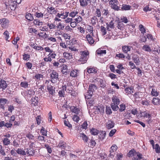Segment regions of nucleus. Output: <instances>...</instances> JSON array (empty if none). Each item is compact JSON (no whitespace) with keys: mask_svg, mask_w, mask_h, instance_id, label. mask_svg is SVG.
Returning <instances> with one entry per match:
<instances>
[{"mask_svg":"<svg viewBox=\"0 0 160 160\" xmlns=\"http://www.w3.org/2000/svg\"><path fill=\"white\" fill-rule=\"evenodd\" d=\"M25 152L27 156H33L35 155L34 150L31 148L25 149Z\"/></svg>","mask_w":160,"mask_h":160,"instance_id":"7","label":"nucleus"},{"mask_svg":"<svg viewBox=\"0 0 160 160\" xmlns=\"http://www.w3.org/2000/svg\"><path fill=\"white\" fill-rule=\"evenodd\" d=\"M40 30L43 31H47L48 30V28L47 26H46L43 27H41L40 28Z\"/></svg>","mask_w":160,"mask_h":160,"instance_id":"63","label":"nucleus"},{"mask_svg":"<svg viewBox=\"0 0 160 160\" xmlns=\"http://www.w3.org/2000/svg\"><path fill=\"white\" fill-rule=\"evenodd\" d=\"M25 17L26 19L28 20L31 21L33 19V16L30 13H28L27 14Z\"/></svg>","mask_w":160,"mask_h":160,"instance_id":"34","label":"nucleus"},{"mask_svg":"<svg viewBox=\"0 0 160 160\" xmlns=\"http://www.w3.org/2000/svg\"><path fill=\"white\" fill-rule=\"evenodd\" d=\"M124 25L123 23L121 22H119L117 25V28L121 30H123Z\"/></svg>","mask_w":160,"mask_h":160,"instance_id":"46","label":"nucleus"},{"mask_svg":"<svg viewBox=\"0 0 160 160\" xmlns=\"http://www.w3.org/2000/svg\"><path fill=\"white\" fill-rule=\"evenodd\" d=\"M78 71L76 69L73 70L71 72L70 76L72 77H76L77 76Z\"/></svg>","mask_w":160,"mask_h":160,"instance_id":"24","label":"nucleus"},{"mask_svg":"<svg viewBox=\"0 0 160 160\" xmlns=\"http://www.w3.org/2000/svg\"><path fill=\"white\" fill-rule=\"evenodd\" d=\"M125 93L127 94H131L134 92V89L131 88L127 87L124 90Z\"/></svg>","mask_w":160,"mask_h":160,"instance_id":"14","label":"nucleus"},{"mask_svg":"<svg viewBox=\"0 0 160 160\" xmlns=\"http://www.w3.org/2000/svg\"><path fill=\"white\" fill-rule=\"evenodd\" d=\"M155 149L156 153H159L160 152V147L158 144L155 145Z\"/></svg>","mask_w":160,"mask_h":160,"instance_id":"55","label":"nucleus"},{"mask_svg":"<svg viewBox=\"0 0 160 160\" xmlns=\"http://www.w3.org/2000/svg\"><path fill=\"white\" fill-rule=\"evenodd\" d=\"M0 153L3 156L6 155L5 152L4 150L2 149V146L1 145H0Z\"/></svg>","mask_w":160,"mask_h":160,"instance_id":"58","label":"nucleus"},{"mask_svg":"<svg viewBox=\"0 0 160 160\" xmlns=\"http://www.w3.org/2000/svg\"><path fill=\"white\" fill-rule=\"evenodd\" d=\"M120 108L119 109V111L120 112H122L124 111L126 108V105L125 104H121L120 105Z\"/></svg>","mask_w":160,"mask_h":160,"instance_id":"41","label":"nucleus"},{"mask_svg":"<svg viewBox=\"0 0 160 160\" xmlns=\"http://www.w3.org/2000/svg\"><path fill=\"white\" fill-rule=\"evenodd\" d=\"M63 56L67 59H70L71 58L72 55L70 53L64 52L63 53Z\"/></svg>","mask_w":160,"mask_h":160,"instance_id":"25","label":"nucleus"},{"mask_svg":"<svg viewBox=\"0 0 160 160\" xmlns=\"http://www.w3.org/2000/svg\"><path fill=\"white\" fill-rule=\"evenodd\" d=\"M139 27L141 33L143 34H144L146 32V30L144 26L140 24L139 25Z\"/></svg>","mask_w":160,"mask_h":160,"instance_id":"39","label":"nucleus"},{"mask_svg":"<svg viewBox=\"0 0 160 160\" xmlns=\"http://www.w3.org/2000/svg\"><path fill=\"white\" fill-rule=\"evenodd\" d=\"M47 10L48 12L51 14H55L57 12L55 8L51 6H49Z\"/></svg>","mask_w":160,"mask_h":160,"instance_id":"16","label":"nucleus"},{"mask_svg":"<svg viewBox=\"0 0 160 160\" xmlns=\"http://www.w3.org/2000/svg\"><path fill=\"white\" fill-rule=\"evenodd\" d=\"M116 131V130L115 129H112L111 130L109 133V136L110 137L112 136L113 134L115 133Z\"/></svg>","mask_w":160,"mask_h":160,"instance_id":"64","label":"nucleus"},{"mask_svg":"<svg viewBox=\"0 0 160 160\" xmlns=\"http://www.w3.org/2000/svg\"><path fill=\"white\" fill-rule=\"evenodd\" d=\"M109 14V12L108 10H106L105 9H103L102 11V15L104 17H107L108 15Z\"/></svg>","mask_w":160,"mask_h":160,"instance_id":"48","label":"nucleus"},{"mask_svg":"<svg viewBox=\"0 0 160 160\" xmlns=\"http://www.w3.org/2000/svg\"><path fill=\"white\" fill-rule=\"evenodd\" d=\"M28 84L27 82L26 81L22 82L20 83V86L22 87L26 88L28 87Z\"/></svg>","mask_w":160,"mask_h":160,"instance_id":"36","label":"nucleus"},{"mask_svg":"<svg viewBox=\"0 0 160 160\" xmlns=\"http://www.w3.org/2000/svg\"><path fill=\"white\" fill-rule=\"evenodd\" d=\"M97 89V87L94 84H91L89 85L88 90L86 95V98L88 99L90 98L92 95L93 94V92Z\"/></svg>","mask_w":160,"mask_h":160,"instance_id":"1","label":"nucleus"},{"mask_svg":"<svg viewBox=\"0 0 160 160\" xmlns=\"http://www.w3.org/2000/svg\"><path fill=\"white\" fill-rule=\"evenodd\" d=\"M73 120L76 122H78L79 120V118L77 115H74L72 118Z\"/></svg>","mask_w":160,"mask_h":160,"instance_id":"50","label":"nucleus"},{"mask_svg":"<svg viewBox=\"0 0 160 160\" xmlns=\"http://www.w3.org/2000/svg\"><path fill=\"white\" fill-rule=\"evenodd\" d=\"M9 22V21L7 18H3L0 19V24L3 28H7Z\"/></svg>","mask_w":160,"mask_h":160,"instance_id":"3","label":"nucleus"},{"mask_svg":"<svg viewBox=\"0 0 160 160\" xmlns=\"http://www.w3.org/2000/svg\"><path fill=\"white\" fill-rule=\"evenodd\" d=\"M80 5L83 7H86L88 5L87 1L86 0H79Z\"/></svg>","mask_w":160,"mask_h":160,"instance_id":"31","label":"nucleus"},{"mask_svg":"<svg viewBox=\"0 0 160 160\" xmlns=\"http://www.w3.org/2000/svg\"><path fill=\"white\" fill-rule=\"evenodd\" d=\"M96 53L97 54L102 55L103 54H106V50H102L101 49H99L96 51Z\"/></svg>","mask_w":160,"mask_h":160,"instance_id":"33","label":"nucleus"},{"mask_svg":"<svg viewBox=\"0 0 160 160\" xmlns=\"http://www.w3.org/2000/svg\"><path fill=\"white\" fill-rule=\"evenodd\" d=\"M88 72L90 73H96L97 72V70L94 68H91L88 69Z\"/></svg>","mask_w":160,"mask_h":160,"instance_id":"32","label":"nucleus"},{"mask_svg":"<svg viewBox=\"0 0 160 160\" xmlns=\"http://www.w3.org/2000/svg\"><path fill=\"white\" fill-rule=\"evenodd\" d=\"M88 124L87 122L86 121H85L83 122L82 125V128L84 129H86L87 128Z\"/></svg>","mask_w":160,"mask_h":160,"instance_id":"61","label":"nucleus"},{"mask_svg":"<svg viewBox=\"0 0 160 160\" xmlns=\"http://www.w3.org/2000/svg\"><path fill=\"white\" fill-rule=\"evenodd\" d=\"M101 31L103 33V35H105L107 33L106 28L102 26H101Z\"/></svg>","mask_w":160,"mask_h":160,"instance_id":"60","label":"nucleus"},{"mask_svg":"<svg viewBox=\"0 0 160 160\" xmlns=\"http://www.w3.org/2000/svg\"><path fill=\"white\" fill-rule=\"evenodd\" d=\"M33 23L35 25L40 26L42 24V22L37 19H35L33 21Z\"/></svg>","mask_w":160,"mask_h":160,"instance_id":"43","label":"nucleus"},{"mask_svg":"<svg viewBox=\"0 0 160 160\" xmlns=\"http://www.w3.org/2000/svg\"><path fill=\"white\" fill-rule=\"evenodd\" d=\"M118 4H113L112 5H111V7L112 8L115 10H117V11H118V10H120L119 8V7L117 6V5Z\"/></svg>","mask_w":160,"mask_h":160,"instance_id":"53","label":"nucleus"},{"mask_svg":"<svg viewBox=\"0 0 160 160\" xmlns=\"http://www.w3.org/2000/svg\"><path fill=\"white\" fill-rule=\"evenodd\" d=\"M140 114L141 117L147 118L148 119L147 120V121L148 122V123L151 121V115L150 114L148 113L146 111L142 112L141 111Z\"/></svg>","mask_w":160,"mask_h":160,"instance_id":"5","label":"nucleus"},{"mask_svg":"<svg viewBox=\"0 0 160 160\" xmlns=\"http://www.w3.org/2000/svg\"><path fill=\"white\" fill-rule=\"evenodd\" d=\"M31 101L32 102V104L34 106L37 105L38 102V97L36 96L34 98H32L31 99Z\"/></svg>","mask_w":160,"mask_h":160,"instance_id":"13","label":"nucleus"},{"mask_svg":"<svg viewBox=\"0 0 160 160\" xmlns=\"http://www.w3.org/2000/svg\"><path fill=\"white\" fill-rule=\"evenodd\" d=\"M107 25V29L108 31H110L109 29V28H114V23L113 21L112 20L109 23V24H108V23H106Z\"/></svg>","mask_w":160,"mask_h":160,"instance_id":"23","label":"nucleus"},{"mask_svg":"<svg viewBox=\"0 0 160 160\" xmlns=\"http://www.w3.org/2000/svg\"><path fill=\"white\" fill-rule=\"evenodd\" d=\"M112 102L111 103H112L117 105H119L120 103V100L119 97L118 96H113L112 98Z\"/></svg>","mask_w":160,"mask_h":160,"instance_id":"8","label":"nucleus"},{"mask_svg":"<svg viewBox=\"0 0 160 160\" xmlns=\"http://www.w3.org/2000/svg\"><path fill=\"white\" fill-rule=\"evenodd\" d=\"M23 59L25 60H27L30 58V55L28 54H24L22 55Z\"/></svg>","mask_w":160,"mask_h":160,"instance_id":"59","label":"nucleus"},{"mask_svg":"<svg viewBox=\"0 0 160 160\" xmlns=\"http://www.w3.org/2000/svg\"><path fill=\"white\" fill-rule=\"evenodd\" d=\"M122 49L124 52L127 53L128 51H130L131 47L128 46H124L122 47Z\"/></svg>","mask_w":160,"mask_h":160,"instance_id":"18","label":"nucleus"},{"mask_svg":"<svg viewBox=\"0 0 160 160\" xmlns=\"http://www.w3.org/2000/svg\"><path fill=\"white\" fill-rule=\"evenodd\" d=\"M35 77L36 78V79L39 80L41 79H42L43 77L42 75L40 74H38L35 75Z\"/></svg>","mask_w":160,"mask_h":160,"instance_id":"54","label":"nucleus"},{"mask_svg":"<svg viewBox=\"0 0 160 160\" xmlns=\"http://www.w3.org/2000/svg\"><path fill=\"white\" fill-rule=\"evenodd\" d=\"M90 132L92 134L96 135L98 133L99 131L96 129L92 128Z\"/></svg>","mask_w":160,"mask_h":160,"instance_id":"30","label":"nucleus"},{"mask_svg":"<svg viewBox=\"0 0 160 160\" xmlns=\"http://www.w3.org/2000/svg\"><path fill=\"white\" fill-rule=\"evenodd\" d=\"M64 12L63 11L61 12L60 13H58L56 16L59 18H61L62 19H64L65 18H64Z\"/></svg>","mask_w":160,"mask_h":160,"instance_id":"37","label":"nucleus"},{"mask_svg":"<svg viewBox=\"0 0 160 160\" xmlns=\"http://www.w3.org/2000/svg\"><path fill=\"white\" fill-rule=\"evenodd\" d=\"M114 125L113 122L111 121H109L107 123L106 127L108 129H110L114 127Z\"/></svg>","mask_w":160,"mask_h":160,"instance_id":"15","label":"nucleus"},{"mask_svg":"<svg viewBox=\"0 0 160 160\" xmlns=\"http://www.w3.org/2000/svg\"><path fill=\"white\" fill-rule=\"evenodd\" d=\"M2 142L3 144L5 145H8L10 144V140L7 138H4L2 140Z\"/></svg>","mask_w":160,"mask_h":160,"instance_id":"38","label":"nucleus"},{"mask_svg":"<svg viewBox=\"0 0 160 160\" xmlns=\"http://www.w3.org/2000/svg\"><path fill=\"white\" fill-rule=\"evenodd\" d=\"M106 132L105 131H102L101 133L100 134L99 138L100 139H103L106 136Z\"/></svg>","mask_w":160,"mask_h":160,"instance_id":"40","label":"nucleus"},{"mask_svg":"<svg viewBox=\"0 0 160 160\" xmlns=\"http://www.w3.org/2000/svg\"><path fill=\"white\" fill-rule=\"evenodd\" d=\"M89 52L88 51H84L82 52L80 58V61L82 63H85L88 59Z\"/></svg>","mask_w":160,"mask_h":160,"instance_id":"2","label":"nucleus"},{"mask_svg":"<svg viewBox=\"0 0 160 160\" xmlns=\"http://www.w3.org/2000/svg\"><path fill=\"white\" fill-rule=\"evenodd\" d=\"M96 14V16L98 17H100L101 16V12L100 9H97L95 12Z\"/></svg>","mask_w":160,"mask_h":160,"instance_id":"57","label":"nucleus"},{"mask_svg":"<svg viewBox=\"0 0 160 160\" xmlns=\"http://www.w3.org/2000/svg\"><path fill=\"white\" fill-rule=\"evenodd\" d=\"M118 105L111 103V106L112 110L114 111H117L119 109V107Z\"/></svg>","mask_w":160,"mask_h":160,"instance_id":"29","label":"nucleus"},{"mask_svg":"<svg viewBox=\"0 0 160 160\" xmlns=\"http://www.w3.org/2000/svg\"><path fill=\"white\" fill-rule=\"evenodd\" d=\"M8 100L5 98H0V108H4V105L6 104Z\"/></svg>","mask_w":160,"mask_h":160,"instance_id":"9","label":"nucleus"},{"mask_svg":"<svg viewBox=\"0 0 160 160\" xmlns=\"http://www.w3.org/2000/svg\"><path fill=\"white\" fill-rule=\"evenodd\" d=\"M9 8L12 10H14L16 8L17 4L15 1L10 0L8 1L7 4L6 5Z\"/></svg>","mask_w":160,"mask_h":160,"instance_id":"4","label":"nucleus"},{"mask_svg":"<svg viewBox=\"0 0 160 160\" xmlns=\"http://www.w3.org/2000/svg\"><path fill=\"white\" fill-rule=\"evenodd\" d=\"M17 152L18 154H21L23 155H26V152H25V149L24 150L21 148H18L17 150Z\"/></svg>","mask_w":160,"mask_h":160,"instance_id":"26","label":"nucleus"},{"mask_svg":"<svg viewBox=\"0 0 160 160\" xmlns=\"http://www.w3.org/2000/svg\"><path fill=\"white\" fill-rule=\"evenodd\" d=\"M118 147L115 144H113L110 148V152L112 153L113 152L116 151Z\"/></svg>","mask_w":160,"mask_h":160,"instance_id":"28","label":"nucleus"},{"mask_svg":"<svg viewBox=\"0 0 160 160\" xmlns=\"http://www.w3.org/2000/svg\"><path fill=\"white\" fill-rule=\"evenodd\" d=\"M79 136L82 138V139L85 142H87L88 141V137L83 133H80L79 134Z\"/></svg>","mask_w":160,"mask_h":160,"instance_id":"21","label":"nucleus"},{"mask_svg":"<svg viewBox=\"0 0 160 160\" xmlns=\"http://www.w3.org/2000/svg\"><path fill=\"white\" fill-rule=\"evenodd\" d=\"M0 86L2 89H5L7 86L6 81L3 79H1L0 81Z\"/></svg>","mask_w":160,"mask_h":160,"instance_id":"11","label":"nucleus"},{"mask_svg":"<svg viewBox=\"0 0 160 160\" xmlns=\"http://www.w3.org/2000/svg\"><path fill=\"white\" fill-rule=\"evenodd\" d=\"M159 99L158 98H154L152 101V103L154 105L159 104Z\"/></svg>","mask_w":160,"mask_h":160,"instance_id":"42","label":"nucleus"},{"mask_svg":"<svg viewBox=\"0 0 160 160\" xmlns=\"http://www.w3.org/2000/svg\"><path fill=\"white\" fill-rule=\"evenodd\" d=\"M35 16L38 18H41L43 16V14L41 12H37L35 13Z\"/></svg>","mask_w":160,"mask_h":160,"instance_id":"45","label":"nucleus"},{"mask_svg":"<svg viewBox=\"0 0 160 160\" xmlns=\"http://www.w3.org/2000/svg\"><path fill=\"white\" fill-rule=\"evenodd\" d=\"M64 26L63 25L61 22H59L57 26V28L60 30H62L64 28Z\"/></svg>","mask_w":160,"mask_h":160,"instance_id":"49","label":"nucleus"},{"mask_svg":"<svg viewBox=\"0 0 160 160\" xmlns=\"http://www.w3.org/2000/svg\"><path fill=\"white\" fill-rule=\"evenodd\" d=\"M69 70L67 68V66L65 65H63L62 66V72L63 74L66 75L69 72Z\"/></svg>","mask_w":160,"mask_h":160,"instance_id":"10","label":"nucleus"},{"mask_svg":"<svg viewBox=\"0 0 160 160\" xmlns=\"http://www.w3.org/2000/svg\"><path fill=\"white\" fill-rule=\"evenodd\" d=\"M47 89L49 93L51 94H53L55 92V91L53 89V88L51 86H48L47 87Z\"/></svg>","mask_w":160,"mask_h":160,"instance_id":"27","label":"nucleus"},{"mask_svg":"<svg viewBox=\"0 0 160 160\" xmlns=\"http://www.w3.org/2000/svg\"><path fill=\"white\" fill-rule=\"evenodd\" d=\"M158 92L155 89H152L151 92V94L153 96H157L158 95Z\"/></svg>","mask_w":160,"mask_h":160,"instance_id":"52","label":"nucleus"},{"mask_svg":"<svg viewBox=\"0 0 160 160\" xmlns=\"http://www.w3.org/2000/svg\"><path fill=\"white\" fill-rule=\"evenodd\" d=\"M118 2L117 0H110L109 1V4L110 5H112L114 4H118Z\"/></svg>","mask_w":160,"mask_h":160,"instance_id":"56","label":"nucleus"},{"mask_svg":"<svg viewBox=\"0 0 160 160\" xmlns=\"http://www.w3.org/2000/svg\"><path fill=\"white\" fill-rule=\"evenodd\" d=\"M106 112L107 114L109 115H110L112 113V112L110 107L108 106L106 107Z\"/></svg>","mask_w":160,"mask_h":160,"instance_id":"47","label":"nucleus"},{"mask_svg":"<svg viewBox=\"0 0 160 160\" xmlns=\"http://www.w3.org/2000/svg\"><path fill=\"white\" fill-rule=\"evenodd\" d=\"M65 30L67 31H69L70 32H72L73 30L72 28H71L69 26H67L65 28Z\"/></svg>","mask_w":160,"mask_h":160,"instance_id":"62","label":"nucleus"},{"mask_svg":"<svg viewBox=\"0 0 160 160\" xmlns=\"http://www.w3.org/2000/svg\"><path fill=\"white\" fill-rule=\"evenodd\" d=\"M133 59L134 61V62L136 63L137 65H139L140 61L139 57L137 55H134V56L133 58Z\"/></svg>","mask_w":160,"mask_h":160,"instance_id":"19","label":"nucleus"},{"mask_svg":"<svg viewBox=\"0 0 160 160\" xmlns=\"http://www.w3.org/2000/svg\"><path fill=\"white\" fill-rule=\"evenodd\" d=\"M50 75L52 82H54L57 81L58 79V73L55 71H53Z\"/></svg>","mask_w":160,"mask_h":160,"instance_id":"6","label":"nucleus"},{"mask_svg":"<svg viewBox=\"0 0 160 160\" xmlns=\"http://www.w3.org/2000/svg\"><path fill=\"white\" fill-rule=\"evenodd\" d=\"M100 85L102 88H106L107 86V83L105 80L101 79L100 81Z\"/></svg>","mask_w":160,"mask_h":160,"instance_id":"22","label":"nucleus"},{"mask_svg":"<svg viewBox=\"0 0 160 160\" xmlns=\"http://www.w3.org/2000/svg\"><path fill=\"white\" fill-rule=\"evenodd\" d=\"M142 49L144 51L147 52H150L151 50L150 46L146 45H144L142 48Z\"/></svg>","mask_w":160,"mask_h":160,"instance_id":"35","label":"nucleus"},{"mask_svg":"<svg viewBox=\"0 0 160 160\" xmlns=\"http://www.w3.org/2000/svg\"><path fill=\"white\" fill-rule=\"evenodd\" d=\"M137 152H136L134 151L131 150L129 152V157L132 156H136Z\"/></svg>","mask_w":160,"mask_h":160,"instance_id":"51","label":"nucleus"},{"mask_svg":"<svg viewBox=\"0 0 160 160\" xmlns=\"http://www.w3.org/2000/svg\"><path fill=\"white\" fill-rule=\"evenodd\" d=\"M86 38L87 39V40L88 41V43L90 44H92L94 42V39L90 35H87Z\"/></svg>","mask_w":160,"mask_h":160,"instance_id":"12","label":"nucleus"},{"mask_svg":"<svg viewBox=\"0 0 160 160\" xmlns=\"http://www.w3.org/2000/svg\"><path fill=\"white\" fill-rule=\"evenodd\" d=\"M71 110L72 112L77 114H79L80 111L79 108L75 107H72L71 108Z\"/></svg>","mask_w":160,"mask_h":160,"instance_id":"17","label":"nucleus"},{"mask_svg":"<svg viewBox=\"0 0 160 160\" xmlns=\"http://www.w3.org/2000/svg\"><path fill=\"white\" fill-rule=\"evenodd\" d=\"M63 142H64L63 141H60L59 142L57 147H59V148H61L63 149H65V147L64 145V144H63Z\"/></svg>","mask_w":160,"mask_h":160,"instance_id":"44","label":"nucleus"},{"mask_svg":"<svg viewBox=\"0 0 160 160\" xmlns=\"http://www.w3.org/2000/svg\"><path fill=\"white\" fill-rule=\"evenodd\" d=\"M131 6L129 5L123 4L122 5V7L121 10H128L130 9Z\"/></svg>","mask_w":160,"mask_h":160,"instance_id":"20","label":"nucleus"}]
</instances>
